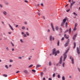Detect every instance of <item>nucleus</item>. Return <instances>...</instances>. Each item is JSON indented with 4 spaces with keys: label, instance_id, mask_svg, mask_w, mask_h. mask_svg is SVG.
I'll list each match as a JSON object with an SVG mask.
<instances>
[{
    "label": "nucleus",
    "instance_id": "nucleus-1",
    "mask_svg": "<svg viewBox=\"0 0 80 80\" xmlns=\"http://www.w3.org/2000/svg\"><path fill=\"white\" fill-rule=\"evenodd\" d=\"M56 51V49L55 48H54L53 50L52 54L54 55L55 54V56H56V55H57V53H60V51L58 50L57 51Z\"/></svg>",
    "mask_w": 80,
    "mask_h": 80
},
{
    "label": "nucleus",
    "instance_id": "nucleus-2",
    "mask_svg": "<svg viewBox=\"0 0 80 80\" xmlns=\"http://www.w3.org/2000/svg\"><path fill=\"white\" fill-rule=\"evenodd\" d=\"M68 49L67 50H66V51L63 54L64 55V58H63V61H65V59L66 58H67V54L68 53Z\"/></svg>",
    "mask_w": 80,
    "mask_h": 80
},
{
    "label": "nucleus",
    "instance_id": "nucleus-3",
    "mask_svg": "<svg viewBox=\"0 0 80 80\" xmlns=\"http://www.w3.org/2000/svg\"><path fill=\"white\" fill-rule=\"evenodd\" d=\"M62 56H61L60 59V61L59 63H57L56 64V66H60V64L62 63Z\"/></svg>",
    "mask_w": 80,
    "mask_h": 80
},
{
    "label": "nucleus",
    "instance_id": "nucleus-4",
    "mask_svg": "<svg viewBox=\"0 0 80 80\" xmlns=\"http://www.w3.org/2000/svg\"><path fill=\"white\" fill-rule=\"evenodd\" d=\"M69 42H70V39H68L67 42L65 44V47H67L68 45V44H69Z\"/></svg>",
    "mask_w": 80,
    "mask_h": 80
},
{
    "label": "nucleus",
    "instance_id": "nucleus-5",
    "mask_svg": "<svg viewBox=\"0 0 80 80\" xmlns=\"http://www.w3.org/2000/svg\"><path fill=\"white\" fill-rule=\"evenodd\" d=\"M22 35H23V37H27V34H25L24 32H22Z\"/></svg>",
    "mask_w": 80,
    "mask_h": 80
},
{
    "label": "nucleus",
    "instance_id": "nucleus-6",
    "mask_svg": "<svg viewBox=\"0 0 80 80\" xmlns=\"http://www.w3.org/2000/svg\"><path fill=\"white\" fill-rule=\"evenodd\" d=\"M51 27L52 28V30L53 31H55V28H54V26H53V23H51Z\"/></svg>",
    "mask_w": 80,
    "mask_h": 80
},
{
    "label": "nucleus",
    "instance_id": "nucleus-7",
    "mask_svg": "<svg viewBox=\"0 0 80 80\" xmlns=\"http://www.w3.org/2000/svg\"><path fill=\"white\" fill-rule=\"evenodd\" d=\"M77 35V34H76L73 37L72 39H73V40H75V38H76Z\"/></svg>",
    "mask_w": 80,
    "mask_h": 80
},
{
    "label": "nucleus",
    "instance_id": "nucleus-8",
    "mask_svg": "<svg viewBox=\"0 0 80 80\" xmlns=\"http://www.w3.org/2000/svg\"><path fill=\"white\" fill-rule=\"evenodd\" d=\"M9 27L12 30H13V28H12V27L10 25V24H9Z\"/></svg>",
    "mask_w": 80,
    "mask_h": 80
},
{
    "label": "nucleus",
    "instance_id": "nucleus-9",
    "mask_svg": "<svg viewBox=\"0 0 80 80\" xmlns=\"http://www.w3.org/2000/svg\"><path fill=\"white\" fill-rule=\"evenodd\" d=\"M77 51L78 54H80V50H79L78 49V48H77Z\"/></svg>",
    "mask_w": 80,
    "mask_h": 80
},
{
    "label": "nucleus",
    "instance_id": "nucleus-10",
    "mask_svg": "<svg viewBox=\"0 0 80 80\" xmlns=\"http://www.w3.org/2000/svg\"><path fill=\"white\" fill-rule=\"evenodd\" d=\"M41 66H42V65L38 64L37 65V66L36 67V68H37V67H41Z\"/></svg>",
    "mask_w": 80,
    "mask_h": 80
},
{
    "label": "nucleus",
    "instance_id": "nucleus-11",
    "mask_svg": "<svg viewBox=\"0 0 80 80\" xmlns=\"http://www.w3.org/2000/svg\"><path fill=\"white\" fill-rule=\"evenodd\" d=\"M56 30H57V31H58V30H59V28H58V26L56 27Z\"/></svg>",
    "mask_w": 80,
    "mask_h": 80
},
{
    "label": "nucleus",
    "instance_id": "nucleus-12",
    "mask_svg": "<svg viewBox=\"0 0 80 80\" xmlns=\"http://www.w3.org/2000/svg\"><path fill=\"white\" fill-rule=\"evenodd\" d=\"M52 65V62H49V66H51Z\"/></svg>",
    "mask_w": 80,
    "mask_h": 80
},
{
    "label": "nucleus",
    "instance_id": "nucleus-13",
    "mask_svg": "<svg viewBox=\"0 0 80 80\" xmlns=\"http://www.w3.org/2000/svg\"><path fill=\"white\" fill-rule=\"evenodd\" d=\"M72 63H73H73H74V61H74V59H73V58H72Z\"/></svg>",
    "mask_w": 80,
    "mask_h": 80
},
{
    "label": "nucleus",
    "instance_id": "nucleus-14",
    "mask_svg": "<svg viewBox=\"0 0 80 80\" xmlns=\"http://www.w3.org/2000/svg\"><path fill=\"white\" fill-rule=\"evenodd\" d=\"M69 31L70 34H71V33L72 32V29L71 28H70Z\"/></svg>",
    "mask_w": 80,
    "mask_h": 80
},
{
    "label": "nucleus",
    "instance_id": "nucleus-15",
    "mask_svg": "<svg viewBox=\"0 0 80 80\" xmlns=\"http://www.w3.org/2000/svg\"><path fill=\"white\" fill-rule=\"evenodd\" d=\"M65 22H66V19L65 18L63 19L62 22L64 23H65Z\"/></svg>",
    "mask_w": 80,
    "mask_h": 80
},
{
    "label": "nucleus",
    "instance_id": "nucleus-16",
    "mask_svg": "<svg viewBox=\"0 0 80 80\" xmlns=\"http://www.w3.org/2000/svg\"><path fill=\"white\" fill-rule=\"evenodd\" d=\"M3 13L4 15H7V12H6V11H4L3 12Z\"/></svg>",
    "mask_w": 80,
    "mask_h": 80
},
{
    "label": "nucleus",
    "instance_id": "nucleus-17",
    "mask_svg": "<svg viewBox=\"0 0 80 80\" xmlns=\"http://www.w3.org/2000/svg\"><path fill=\"white\" fill-rule=\"evenodd\" d=\"M64 37L66 38H67V39H68V37L67 36V35L66 34H65L64 35Z\"/></svg>",
    "mask_w": 80,
    "mask_h": 80
},
{
    "label": "nucleus",
    "instance_id": "nucleus-18",
    "mask_svg": "<svg viewBox=\"0 0 80 80\" xmlns=\"http://www.w3.org/2000/svg\"><path fill=\"white\" fill-rule=\"evenodd\" d=\"M74 47L73 48H75V47H76V43L74 42Z\"/></svg>",
    "mask_w": 80,
    "mask_h": 80
},
{
    "label": "nucleus",
    "instance_id": "nucleus-19",
    "mask_svg": "<svg viewBox=\"0 0 80 80\" xmlns=\"http://www.w3.org/2000/svg\"><path fill=\"white\" fill-rule=\"evenodd\" d=\"M26 35H27V36H30V34H29V33H28V32H26Z\"/></svg>",
    "mask_w": 80,
    "mask_h": 80
},
{
    "label": "nucleus",
    "instance_id": "nucleus-20",
    "mask_svg": "<svg viewBox=\"0 0 80 80\" xmlns=\"http://www.w3.org/2000/svg\"><path fill=\"white\" fill-rule=\"evenodd\" d=\"M43 72H42L41 73V77H43Z\"/></svg>",
    "mask_w": 80,
    "mask_h": 80
},
{
    "label": "nucleus",
    "instance_id": "nucleus-21",
    "mask_svg": "<svg viewBox=\"0 0 80 80\" xmlns=\"http://www.w3.org/2000/svg\"><path fill=\"white\" fill-rule=\"evenodd\" d=\"M50 38L51 41H52V36H50Z\"/></svg>",
    "mask_w": 80,
    "mask_h": 80
},
{
    "label": "nucleus",
    "instance_id": "nucleus-22",
    "mask_svg": "<svg viewBox=\"0 0 80 80\" xmlns=\"http://www.w3.org/2000/svg\"><path fill=\"white\" fill-rule=\"evenodd\" d=\"M20 42L22 43H24V41L22 39H20Z\"/></svg>",
    "mask_w": 80,
    "mask_h": 80
},
{
    "label": "nucleus",
    "instance_id": "nucleus-23",
    "mask_svg": "<svg viewBox=\"0 0 80 80\" xmlns=\"http://www.w3.org/2000/svg\"><path fill=\"white\" fill-rule=\"evenodd\" d=\"M73 4H74V3H71V4H70L71 8L72 7V6H73Z\"/></svg>",
    "mask_w": 80,
    "mask_h": 80
},
{
    "label": "nucleus",
    "instance_id": "nucleus-24",
    "mask_svg": "<svg viewBox=\"0 0 80 80\" xmlns=\"http://www.w3.org/2000/svg\"><path fill=\"white\" fill-rule=\"evenodd\" d=\"M62 80H65V78L64 76L62 77Z\"/></svg>",
    "mask_w": 80,
    "mask_h": 80
},
{
    "label": "nucleus",
    "instance_id": "nucleus-25",
    "mask_svg": "<svg viewBox=\"0 0 80 80\" xmlns=\"http://www.w3.org/2000/svg\"><path fill=\"white\" fill-rule=\"evenodd\" d=\"M6 50L7 51H9V48H8V47H7L6 48Z\"/></svg>",
    "mask_w": 80,
    "mask_h": 80
},
{
    "label": "nucleus",
    "instance_id": "nucleus-26",
    "mask_svg": "<svg viewBox=\"0 0 80 80\" xmlns=\"http://www.w3.org/2000/svg\"><path fill=\"white\" fill-rule=\"evenodd\" d=\"M5 67L7 68V69H8V67L7 65H6L5 66Z\"/></svg>",
    "mask_w": 80,
    "mask_h": 80
},
{
    "label": "nucleus",
    "instance_id": "nucleus-27",
    "mask_svg": "<svg viewBox=\"0 0 80 80\" xmlns=\"http://www.w3.org/2000/svg\"><path fill=\"white\" fill-rule=\"evenodd\" d=\"M56 76V74L54 73L52 75V77H55Z\"/></svg>",
    "mask_w": 80,
    "mask_h": 80
},
{
    "label": "nucleus",
    "instance_id": "nucleus-28",
    "mask_svg": "<svg viewBox=\"0 0 80 80\" xmlns=\"http://www.w3.org/2000/svg\"><path fill=\"white\" fill-rule=\"evenodd\" d=\"M3 76L5 77H7V74H4L3 75Z\"/></svg>",
    "mask_w": 80,
    "mask_h": 80
},
{
    "label": "nucleus",
    "instance_id": "nucleus-29",
    "mask_svg": "<svg viewBox=\"0 0 80 80\" xmlns=\"http://www.w3.org/2000/svg\"><path fill=\"white\" fill-rule=\"evenodd\" d=\"M24 72L25 73H27L28 72V71L27 70H25L24 71Z\"/></svg>",
    "mask_w": 80,
    "mask_h": 80
},
{
    "label": "nucleus",
    "instance_id": "nucleus-30",
    "mask_svg": "<svg viewBox=\"0 0 80 80\" xmlns=\"http://www.w3.org/2000/svg\"><path fill=\"white\" fill-rule=\"evenodd\" d=\"M33 67V65L31 64L28 67L29 68H31V67Z\"/></svg>",
    "mask_w": 80,
    "mask_h": 80
},
{
    "label": "nucleus",
    "instance_id": "nucleus-31",
    "mask_svg": "<svg viewBox=\"0 0 80 80\" xmlns=\"http://www.w3.org/2000/svg\"><path fill=\"white\" fill-rule=\"evenodd\" d=\"M73 14L74 15H75V16H77V14L76 13H75V12H74Z\"/></svg>",
    "mask_w": 80,
    "mask_h": 80
},
{
    "label": "nucleus",
    "instance_id": "nucleus-32",
    "mask_svg": "<svg viewBox=\"0 0 80 80\" xmlns=\"http://www.w3.org/2000/svg\"><path fill=\"white\" fill-rule=\"evenodd\" d=\"M57 45L58 46H59L60 45V42L59 41H58Z\"/></svg>",
    "mask_w": 80,
    "mask_h": 80
},
{
    "label": "nucleus",
    "instance_id": "nucleus-33",
    "mask_svg": "<svg viewBox=\"0 0 80 80\" xmlns=\"http://www.w3.org/2000/svg\"><path fill=\"white\" fill-rule=\"evenodd\" d=\"M78 24L77 23H75V28H76L77 27V26Z\"/></svg>",
    "mask_w": 80,
    "mask_h": 80
},
{
    "label": "nucleus",
    "instance_id": "nucleus-34",
    "mask_svg": "<svg viewBox=\"0 0 80 80\" xmlns=\"http://www.w3.org/2000/svg\"><path fill=\"white\" fill-rule=\"evenodd\" d=\"M62 67H65V62H63V63L62 64Z\"/></svg>",
    "mask_w": 80,
    "mask_h": 80
},
{
    "label": "nucleus",
    "instance_id": "nucleus-35",
    "mask_svg": "<svg viewBox=\"0 0 80 80\" xmlns=\"http://www.w3.org/2000/svg\"><path fill=\"white\" fill-rule=\"evenodd\" d=\"M22 30H25V27H22Z\"/></svg>",
    "mask_w": 80,
    "mask_h": 80
},
{
    "label": "nucleus",
    "instance_id": "nucleus-36",
    "mask_svg": "<svg viewBox=\"0 0 80 80\" xmlns=\"http://www.w3.org/2000/svg\"><path fill=\"white\" fill-rule=\"evenodd\" d=\"M63 25H64V23L63 22H62L61 24V27H63Z\"/></svg>",
    "mask_w": 80,
    "mask_h": 80
},
{
    "label": "nucleus",
    "instance_id": "nucleus-37",
    "mask_svg": "<svg viewBox=\"0 0 80 80\" xmlns=\"http://www.w3.org/2000/svg\"><path fill=\"white\" fill-rule=\"evenodd\" d=\"M72 3H75V1L74 2V1H73V0H72Z\"/></svg>",
    "mask_w": 80,
    "mask_h": 80
},
{
    "label": "nucleus",
    "instance_id": "nucleus-38",
    "mask_svg": "<svg viewBox=\"0 0 80 80\" xmlns=\"http://www.w3.org/2000/svg\"><path fill=\"white\" fill-rule=\"evenodd\" d=\"M66 27H67V25H68V22H66Z\"/></svg>",
    "mask_w": 80,
    "mask_h": 80
},
{
    "label": "nucleus",
    "instance_id": "nucleus-39",
    "mask_svg": "<svg viewBox=\"0 0 80 80\" xmlns=\"http://www.w3.org/2000/svg\"><path fill=\"white\" fill-rule=\"evenodd\" d=\"M32 71L33 72H34V73H35V72H36V71H35V70H32Z\"/></svg>",
    "mask_w": 80,
    "mask_h": 80
},
{
    "label": "nucleus",
    "instance_id": "nucleus-40",
    "mask_svg": "<svg viewBox=\"0 0 80 80\" xmlns=\"http://www.w3.org/2000/svg\"><path fill=\"white\" fill-rule=\"evenodd\" d=\"M9 62H13V61H12V60L10 59V60H9Z\"/></svg>",
    "mask_w": 80,
    "mask_h": 80
},
{
    "label": "nucleus",
    "instance_id": "nucleus-41",
    "mask_svg": "<svg viewBox=\"0 0 80 80\" xmlns=\"http://www.w3.org/2000/svg\"><path fill=\"white\" fill-rule=\"evenodd\" d=\"M11 45H12V46H13V47L14 46V45H13V43L12 42H11Z\"/></svg>",
    "mask_w": 80,
    "mask_h": 80
},
{
    "label": "nucleus",
    "instance_id": "nucleus-42",
    "mask_svg": "<svg viewBox=\"0 0 80 80\" xmlns=\"http://www.w3.org/2000/svg\"><path fill=\"white\" fill-rule=\"evenodd\" d=\"M58 78H60V76L59 75H58Z\"/></svg>",
    "mask_w": 80,
    "mask_h": 80
},
{
    "label": "nucleus",
    "instance_id": "nucleus-43",
    "mask_svg": "<svg viewBox=\"0 0 80 80\" xmlns=\"http://www.w3.org/2000/svg\"><path fill=\"white\" fill-rule=\"evenodd\" d=\"M76 30H77V29L75 27L73 29V30H74V31H75Z\"/></svg>",
    "mask_w": 80,
    "mask_h": 80
},
{
    "label": "nucleus",
    "instance_id": "nucleus-44",
    "mask_svg": "<svg viewBox=\"0 0 80 80\" xmlns=\"http://www.w3.org/2000/svg\"><path fill=\"white\" fill-rule=\"evenodd\" d=\"M0 7H1V8H2V7H3V6H2V4H0Z\"/></svg>",
    "mask_w": 80,
    "mask_h": 80
},
{
    "label": "nucleus",
    "instance_id": "nucleus-45",
    "mask_svg": "<svg viewBox=\"0 0 80 80\" xmlns=\"http://www.w3.org/2000/svg\"><path fill=\"white\" fill-rule=\"evenodd\" d=\"M38 15L39 16H40V12H38Z\"/></svg>",
    "mask_w": 80,
    "mask_h": 80
},
{
    "label": "nucleus",
    "instance_id": "nucleus-46",
    "mask_svg": "<svg viewBox=\"0 0 80 80\" xmlns=\"http://www.w3.org/2000/svg\"><path fill=\"white\" fill-rule=\"evenodd\" d=\"M25 2V3H28V1H27V0H25L24 1Z\"/></svg>",
    "mask_w": 80,
    "mask_h": 80
},
{
    "label": "nucleus",
    "instance_id": "nucleus-47",
    "mask_svg": "<svg viewBox=\"0 0 80 80\" xmlns=\"http://www.w3.org/2000/svg\"><path fill=\"white\" fill-rule=\"evenodd\" d=\"M64 40V38L63 37L62 38V39H61V40Z\"/></svg>",
    "mask_w": 80,
    "mask_h": 80
},
{
    "label": "nucleus",
    "instance_id": "nucleus-48",
    "mask_svg": "<svg viewBox=\"0 0 80 80\" xmlns=\"http://www.w3.org/2000/svg\"><path fill=\"white\" fill-rule=\"evenodd\" d=\"M69 11H70V9L68 10H67L66 11L67 12H69Z\"/></svg>",
    "mask_w": 80,
    "mask_h": 80
},
{
    "label": "nucleus",
    "instance_id": "nucleus-49",
    "mask_svg": "<svg viewBox=\"0 0 80 80\" xmlns=\"http://www.w3.org/2000/svg\"><path fill=\"white\" fill-rule=\"evenodd\" d=\"M42 17L44 19H45V18L44 17V16H42Z\"/></svg>",
    "mask_w": 80,
    "mask_h": 80
},
{
    "label": "nucleus",
    "instance_id": "nucleus-50",
    "mask_svg": "<svg viewBox=\"0 0 80 80\" xmlns=\"http://www.w3.org/2000/svg\"><path fill=\"white\" fill-rule=\"evenodd\" d=\"M5 4H6V5H8V2H5Z\"/></svg>",
    "mask_w": 80,
    "mask_h": 80
},
{
    "label": "nucleus",
    "instance_id": "nucleus-51",
    "mask_svg": "<svg viewBox=\"0 0 80 80\" xmlns=\"http://www.w3.org/2000/svg\"><path fill=\"white\" fill-rule=\"evenodd\" d=\"M19 72H20V71H18L16 73H19Z\"/></svg>",
    "mask_w": 80,
    "mask_h": 80
},
{
    "label": "nucleus",
    "instance_id": "nucleus-52",
    "mask_svg": "<svg viewBox=\"0 0 80 80\" xmlns=\"http://www.w3.org/2000/svg\"><path fill=\"white\" fill-rule=\"evenodd\" d=\"M8 33H9V35L11 34V32H8Z\"/></svg>",
    "mask_w": 80,
    "mask_h": 80
},
{
    "label": "nucleus",
    "instance_id": "nucleus-53",
    "mask_svg": "<svg viewBox=\"0 0 80 80\" xmlns=\"http://www.w3.org/2000/svg\"><path fill=\"white\" fill-rule=\"evenodd\" d=\"M69 30H67L66 31H65V32L67 33V32H68Z\"/></svg>",
    "mask_w": 80,
    "mask_h": 80
},
{
    "label": "nucleus",
    "instance_id": "nucleus-54",
    "mask_svg": "<svg viewBox=\"0 0 80 80\" xmlns=\"http://www.w3.org/2000/svg\"><path fill=\"white\" fill-rule=\"evenodd\" d=\"M48 80H52V79L51 78H48Z\"/></svg>",
    "mask_w": 80,
    "mask_h": 80
},
{
    "label": "nucleus",
    "instance_id": "nucleus-55",
    "mask_svg": "<svg viewBox=\"0 0 80 80\" xmlns=\"http://www.w3.org/2000/svg\"><path fill=\"white\" fill-rule=\"evenodd\" d=\"M41 5L42 6V7H43V3H41Z\"/></svg>",
    "mask_w": 80,
    "mask_h": 80
},
{
    "label": "nucleus",
    "instance_id": "nucleus-56",
    "mask_svg": "<svg viewBox=\"0 0 80 80\" xmlns=\"http://www.w3.org/2000/svg\"><path fill=\"white\" fill-rule=\"evenodd\" d=\"M50 32V29H48V32Z\"/></svg>",
    "mask_w": 80,
    "mask_h": 80
},
{
    "label": "nucleus",
    "instance_id": "nucleus-57",
    "mask_svg": "<svg viewBox=\"0 0 80 80\" xmlns=\"http://www.w3.org/2000/svg\"><path fill=\"white\" fill-rule=\"evenodd\" d=\"M72 0H68L69 2H70V3L71 2V1Z\"/></svg>",
    "mask_w": 80,
    "mask_h": 80
},
{
    "label": "nucleus",
    "instance_id": "nucleus-58",
    "mask_svg": "<svg viewBox=\"0 0 80 80\" xmlns=\"http://www.w3.org/2000/svg\"><path fill=\"white\" fill-rule=\"evenodd\" d=\"M24 23H25L26 25H27V22H24Z\"/></svg>",
    "mask_w": 80,
    "mask_h": 80
},
{
    "label": "nucleus",
    "instance_id": "nucleus-59",
    "mask_svg": "<svg viewBox=\"0 0 80 80\" xmlns=\"http://www.w3.org/2000/svg\"><path fill=\"white\" fill-rule=\"evenodd\" d=\"M43 80H45V78H43Z\"/></svg>",
    "mask_w": 80,
    "mask_h": 80
},
{
    "label": "nucleus",
    "instance_id": "nucleus-60",
    "mask_svg": "<svg viewBox=\"0 0 80 80\" xmlns=\"http://www.w3.org/2000/svg\"><path fill=\"white\" fill-rule=\"evenodd\" d=\"M9 67H12V65L11 64L9 65Z\"/></svg>",
    "mask_w": 80,
    "mask_h": 80
},
{
    "label": "nucleus",
    "instance_id": "nucleus-61",
    "mask_svg": "<svg viewBox=\"0 0 80 80\" xmlns=\"http://www.w3.org/2000/svg\"><path fill=\"white\" fill-rule=\"evenodd\" d=\"M31 59V58H29L28 60H30Z\"/></svg>",
    "mask_w": 80,
    "mask_h": 80
},
{
    "label": "nucleus",
    "instance_id": "nucleus-62",
    "mask_svg": "<svg viewBox=\"0 0 80 80\" xmlns=\"http://www.w3.org/2000/svg\"><path fill=\"white\" fill-rule=\"evenodd\" d=\"M18 27V25H16V27Z\"/></svg>",
    "mask_w": 80,
    "mask_h": 80
},
{
    "label": "nucleus",
    "instance_id": "nucleus-63",
    "mask_svg": "<svg viewBox=\"0 0 80 80\" xmlns=\"http://www.w3.org/2000/svg\"><path fill=\"white\" fill-rule=\"evenodd\" d=\"M12 51H13L14 50V48H12Z\"/></svg>",
    "mask_w": 80,
    "mask_h": 80
},
{
    "label": "nucleus",
    "instance_id": "nucleus-64",
    "mask_svg": "<svg viewBox=\"0 0 80 80\" xmlns=\"http://www.w3.org/2000/svg\"><path fill=\"white\" fill-rule=\"evenodd\" d=\"M69 78H72V76H69Z\"/></svg>",
    "mask_w": 80,
    "mask_h": 80
}]
</instances>
